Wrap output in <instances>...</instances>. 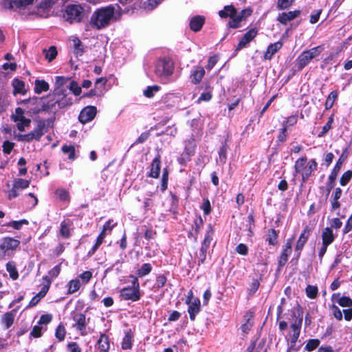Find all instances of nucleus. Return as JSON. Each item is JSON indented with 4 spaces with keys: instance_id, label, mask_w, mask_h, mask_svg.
<instances>
[{
    "instance_id": "1",
    "label": "nucleus",
    "mask_w": 352,
    "mask_h": 352,
    "mask_svg": "<svg viewBox=\"0 0 352 352\" xmlns=\"http://www.w3.org/2000/svg\"><path fill=\"white\" fill-rule=\"evenodd\" d=\"M114 14L115 8L113 6L98 8L90 17L89 25L92 29L96 30L105 28L111 24Z\"/></svg>"
},
{
    "instance_id": "2",
    "label": "nucleus",
    "mask_w": 352,
    "mask_h": 352,
    "mask_svg": "<svg viewBox=\"0 0 352 352\" xmlns=\"http://www.w3.org/2000/svg\"><path fill=\"white\" fill-rule=\"evenodd\" d=\"M322 50L323 47L322 45H318L302 52L295 60L294 67H296V69L297 71H301L314 59L318 58Z\"/></svg>"
},
{
    "instance_id": "3",
    "label": "nucleus",
    "mask_w": 352,
    "mask_h": 352,
    "mask_svg": "<svg viewBox=\"0 0 352 352\" xmlns=\"http://www.w3.org/2000/svg\"><path fill=\"white\" fill-rule=\"evenodd\" d=\"M85 16L84 8L79 4H69L63 13V19L70 24L81 23Z\"/></svg>"
},
{
    "instance_id": "4",
    "label": "nucleus",
    "mask_w": 352,
    "mask_h": 352,
    "mask_svg": "<svg viewBox=\"0 0 352 352\" xmlns=\"http://www.w3.org/2000/svg\"><path fill=\"white\" fill-rule=\"evenodd\" d=\"M307 157L299 158L295 163V171L302 175V180L305 182L311 175L313 170L317 168V163L315 160H311L307 164Z\"/></svg>"
},
{
    "instance_id": "5",
    "label": "nucleus",
    "mask_w": 352,
    "mask_h": 352,
    "mask_svg": "<svg viewBox=\"0 0 352 352\" xmlns=\"http://www.w3.org/2000/svg\"><path fill=\"white\" fill-rule=\"evenodd\" d=\"M175 69V64L170 57L160 58L155 65V74L160 78H166L171 76Z\"/></svg>"
},
{
    "instance_id": "6",
    "label": "nucleus",
    "mask_w": 352,
    "mask_h": 352,
    "mask_svg": "<svg viewBox=\"0 0 352 352\" xmlns=\"http://www.w3.org/2000/svg\"><path fill=\"white\" fill-rule=\"evenodd\" d=\"M132 287H126L121 290V296L124 300L137 301L140 299L139 282L138 278L133 277Z\"/></svg>"
},
{
    "instance_id": "7",
    "label": "nucleus",
    "mask_w": 352,
    "mask_h": 352,
    "mask_svg": "<svg viewBox=\"0 0 352 352\" xmlns=\"http://www.w3.org/2000/svg\"><path fill=\"white\" fill-rule=\"evenodd\" d=\"M46 131L45 122L44 120H39L36 128L30 133L21 135L20 140L26 142H30L33 140H38Z\"/></svg>"
},
{
    "instance_id": "8",
    "label": "nucleus",
    "mask_w": 352,
    "mask_h": 352,
    "mask_svg": "<svg viewBox=\"0 0 352 352\" xmlns=\"http://www.w3.org/2000/svg\"><path fill=\"white\" fill-rule=\"evenodd\" d=\"M11 119L17 123V128L19 131H23L25 126H28L30 124V120L25 118L24 116V110L21 107L15 109V113L11 116Z\"/></svg>"
},
{
    "instance_id": "9",
    "label": "nucleus",
    "mask_w": 352,
    "mask_h": 352,
    "mask_svg": "<svg viewBox=\"0 0 352 352\" xmlns=\"http://www.w3.org/2000/svg\"><path fill=\"white\" fill-rule=\"evenodd\" d=\"M188 305V312L191 320H195V316L200 311V300L199 298H194L192 292H190L189 296L186 300Z\"/></svg>"
},
{
    "instance_id": "10",
    "label": "nucleus",
    "mask_w": 352,
    "mask_h": 352,
    "mask_svg": "<svg viewBox=\"0 0 352 352\" xmlns=\"http://www.w3.org/2000/svg\"><path fill=\"white\" fill-rule=\"evenodd\" d=\"M258 30L256 28H253L246 32L241 40L239 41L235 51H239L243 48L246 47L247 45L252 41L258 35Z\"/></svg>"
},
{
    "instance_id": "11",
    "label": "nucleus",
    "mask_w": 352,
    "mask_h": 352,
    "mask_svg": "<svg viewBox=\"0 0 352 352\" xmlns=\"http://www.w3.org/2000/svg\"><path fill=\"white\" fill-rule=\"evenodd\" d=\"M80 88L78 83L71 78L65 76H56L54 88Z\"/></svg>"
},
{
    "instance_id": "12",
    "label": "nucleus",
    "mask_w": 352,
    "mask_h": 352,
    "mask_svg": "<svg viewBox=\"0 0 352 352\" xmlns=\"http://www.w3.org/2000/svg\"><path fill=\"white\" fill-rule=\"evenodd\" d=\"M301 11L296 10L294 11L283 12L278 14L277 21L282 25H286L289 22L300 16Z\"/></svg>"
},
{
    "instance_id": "13",
    "label": "nucleus",
    "mask_w": 352,
    "mask_h": 352,
    "mask_svg": "<svg viewBox=\"0 0 352 352\" xmlns=\"http://www.w3.org/2000/svg\"><path fill=\"white\" fill-rule=\"evenodd\" d=\"M96 114V108L94 107H87L84 108L79 116V121L83 124L92 120Z\"/></svg>"
},
{
    "instance_id": "14",
    "label": "nucleus",
    "mask_w": 352,
    "mask_h": 352,
    "mask_svg": "<svg viewBox=\"0 0 352 352\" xmlns=\"http://www.w3.org/2000/svg\"><path fill=\"white\" fill-rule=\"evenodd\" d=\"M342 164V161L340 158L338 160V161L337 162L336 164L335 165L333 169L332 170L330 175L329 176L328 182L327 184L328 192H329L330 190L334 187L335 181L338 176V174L340 170Z\"/></svg>"
},
{
    "instance_id": "15",
    "label": "nucleus",
    "mask_w": 352,
    "mask_h": 352,
    "mask_svg": "<svg viewBox=\"0 0 352 352\" xmlns=\"http://www.w3.org/2000/svg\"><path fill=\"white\" fill-rule=\"evenodd\" d=\"M205 23V17L201 15H196L191 18L189 23L190 28L195 32H199Z\"/></svg>"
},
{
    "instance_id": "16",
    "label": "nucleus",
    "mask_w": 352,
    "mask_h": 352,
    "mask_svg": "<svg viewBox=\"0 0 352 352\" xmlns=\"http://www.w3.org/2000/svg\"><path fill=\"white\" fill-rule=\"evenodd\" d=\"M205 69L202 66H196L192 71L190 78L194 85L199 84L205 75Z\"/></svg>"
},
{
    "instance_id": "17",
    "label": "nucleus",
    "mask_w": 352,
    "mask_h": 352,
    "mask_svg": "<svg viewBox=\"0 0 352 352\" xmlns=\"http://www.w3.org/2000/svg\"><path fill=\"white\" fill-rule=\"evenodd\" d=\"M311 232V229L309 226H306L302 232L301 233L299 239L297 241L296 245V251L300 252L303 248L305 244L306 243L307 239L309 237L310 233Z\"/></svg>"
},
{
    "instance_id": "18",
    "label": "nucleus",
    "mask_w": 352,
    "mask_h": 352,
    "mask_svg": "<svg viewBox=\"0 0 352 352\" xmlns=\"http://www.w3.org/2000/svg\"><path fill=\"white\" fill-rule=\"evenodd\" d=\"M302 321V318H300L298 320H296V321L291 324V329L293 331L291 337V342L293 344L296 342L298 338H299Z\"/></svg>"
},
{
    "instance_id": "19",
    "label": "nucleus",
    "mask_w": 352,
    "mask_h": 352,
    "mask_svg": "<svg viewBox=\"0 0 352 352\" xmlns=\"http://www.w3.org/2000/svg\"><path fill=\"white\" fill-rule=\"evenodd\" d=\"M283 43L280 41L271 43L268 45L265 53L264 58L265 60H270L273 56L282 47Z\"/></svg>"
},
{
    "instance_id": "20",
    "label": "nucleus",
    "mask_w": 352,
    "mask_h": 352,
    "mask_svg": "<svg viewBox=\"0 0 352 352\" xmlns=\"http://www.w3.org/2000/svg\"><path fill=\"white\" fill-rule=\"evenodd\" d=\"M160 155L158 154L153 160L149 176L153 178H157L160 172Z\"/></svg>"
},
{
    "instance_id": "21",
    "label": "nucleus",
    "mask_w": 352,
    "mask_h": 352,
    "mask_svg": "<svg viewBox=\"0 0 352 352\" xmlns=\"http://www.w3.org/2000/svg\"><path fill=\"white\" fill-rule=\"evenodd\" d=\"M73 320L76 322L74 327H76L80 331L85 330L86 318L85 314L81 313L76 314L73 316Z\"/></svg>"
},
{
    "instance_id": "22",
    "label": "nucleus",
    "mask_w": 352,
    "mask_h": 352,
    "mask_svg": "<svg viewBox=\"0 0 352 352\" xmlns=\"http://www.w3.org/2000/svg\"><path fill=\"white\" fill-rule=\"evenodd\" d=\"M74 43V54L76 57L81 56L85 52L84 45L82 41L80 40L78 37H74L72 39Z\"/></svg>"
},
{
    "instance_id": "23",
    "label": "nucleus",
    "mask_w": 352,
    "mask_h": 352,
    "mask_svg": "<svg viewBox=\"0 0 352 352\" xmlns=\"http://www.w3.org/2000/svg\"><path fill=\"white\" fill-rule=\"evenodd\" d=\"M237 13L236 9L232 5H228L224 6L223 9L219 10L218 14L219 16L222 19L227 17H232Z\"/></svg>"
},
{
    "instance_id": "24",
    "label": "nucleus",
    "mask_w": 352,
    "mask_h": 352,
    "mask_svg": "<svg viewBox=\"0 0 352 352\" xmlns=\"http://www.w3.org/2000/svg\"><path fill=\"white\" fill-rule=\"evenodd\" d=\"M335 236L329 228H325L322 232V245H329L334 241Z\"/></svg>"
},
{
    "instance_id": "25",
    "label": "nucleus",
    "mask_w": 352,
    "mask_h": 352,
    "mask_svg": "<svg viewBox=\"0 0 352 352\" xmlns=\"http://www.w3.org/2000/svg\"><path fill=\"white\" fill-rule=\"evenodd\" d=\"M1 241L8 251L15 250L20 244V241L19 240L11 237H5Z\"/></svg>"
},
{
    "instance_id": "26",
    "label": "nucleus",
    "mask_w": 352,
    "mask_h": 352,
    "mask_svg": "<svg viewBox=\"0 0 352 352\" xmlns=\"http://www.w3.org/2000/svg\"><path fill=\"white\" fill-rule=\"evenodd\" d=\"M97 344L98 349L102 351L107 352L109 349V338L104 334L100 336Z\"/></svg>"
},
{
    "instance_id": "27",
    "label": "nucleus",
    "mask_w": 352,
    "mask_h": 352,
    "mask_svg": "<svg viewBox=\"0 0 352 352\" xmlns=\"http://www.w3.org/2000/svg\"><path fill=\"white\" fill-rule=\"evenodd\" d=\"M14 320V314L12 312H7L3 316L1 322L5 326L6 329H8L13 324Z\"/></svg>"
},
{
    "instance_id": "28",
    "label": "nucleus",
    "mask_w": 352,
    "mask_h": 352,
    "mask_svg": "<svg viewBox=\"0 0 352 352\" xmlns=\"http://www.w3.org/2000/svg\"><path fill=\"white\" fill-rule=\"evenodd\" d=\"M43 53L45 54V58L47 59L49 62L54 60L58 55L57 49L55 46L50 47L48 50H43Z\"/></svg>"
},
{
    "instance_id": "29",
    "label": "nucleus",
    "mask_w": 352,
    "mask_h": 352,
    "mask_svg": "<svg viewBox=\"0 0 352 352\" xmlns=\"http://www.w3.org/2000/svg\"><path fill=\"white\" fill-rule=\"evenodd\" d=\"M6 270L8 272L10 276L13 280H16L19 277V274L14 262H8L6 265Z\"/></svg>"
},
{
    "instance_id": "30",
    "label": "nucleus",
    "mask_w": 352,
    "mask_h": 352,
    "mask_svg": "<svg viewBox=\"0 0 352 352\" xmlns=\"http://www.w3.org/2000/svg\"><path fill=\"white\" fill-rule=\"evenodd\" d=\"M81 286L80 282L78 279H74L68 283V294H73L77 292Z\"/></svg>"
},
{
    "instance_id": "31",
    "label": "nucleus",
    "mask_w": 352,
    "mask_h": 352,
    "mask_svg": "<svg viewBox=\"0 0 352 352\" xmlns=\"http://www.w3.org/2000/svg\"><path fill=\"white\" fill-rule=\"evenodd\" d=\"M230 18L231 20L228 23L230 28L236 29L240 27V23L243 21L241 16H239L236 13L234 16Z\"/></svg>"
},
{
    "instance_id": "32",
    "label": "nucleus",
    "mask_w": 352,
    "mask_h": 352,
    "mask_svg": "<svg viewBox=\"0 0 352 352\" xmlns=\"http://www.w3.org/2000/svg\"><path fill=\"white\" fill-rule=\"evenodd\" d=\"M278 234L274 229H270L267 232V241L270 245H274L277 243Z\"/></svg>"
},
{
    "instance_id": "33",
    "label": "nucleus",
    "mask_w": 352,
    "mask_h": 352,
    "mask_svg": "<svg viewBox=\"0 0 352 352\" xmlns=\"http://www.w3.org/2000/svg\"><path fill=\"white\" fill-rule=\"evenodd\" d=\"M296 0H278L277 8L279 10H286L289 8Z\"/></svg>"
},
{
    "instance_id": "34",
    "label": "nucleus",
    "mask_w": 352,
    "mask_h": 352,
    "mask_svg": "<svg viewBox=\"0 0 352 352\" xmlns=\"http://www.w3.org/2000/svg\"><path fill=\"white\" fill-rule=\"evenodd\" d=\"M62 151L65 153H69V159L74 160L76 158L75 147L72 145H63L62 146Z\"/></svg>"
},
{
    "instance_id": "35",
    "label": "nucleus",
    "mask_w": 352,
    "mask_h": 352,
    "mask_svg": "<svg viewBox=\"0 0 352 352\" xmlns=\"http://www.w3.org/2000/svg\"><path fill=\"white\" fill-rule=\"evenodd\" d=\"M318 291V287L316 286H313L310 285H307L305 289L307 297L311 299H314L317 297Z\"/></svg>"
},
{
    "instance_id": "36",
    "label": "nucleus",
    "mask_w": 352,
    "mask_h": 352,
    "mask_svg": "<svg viewBox=\"0 0 352 352\" xmlns=\"http://www.w3.org/2000/svg\"><path fill=\"white\" fill-rule=\"evenodd\" d=\"M152 267L149 263H144L137 271V274L139 277H143L151 272Z\"/></svg>"
},
{
    "instance_id": "37",
    "label": "nucleus",
    "mask_w": 352,
    "mask_h": 352,
    "mask_svg": "<svg viewBox=\"0 0 352 352\" xmlns=\"http://www.w3.org/2000/svg\"><path fill=\"white\" fill-rule=\"evenodd\" d=\"M13 186L17 189H25L30 186V181L24 179H16L14 181Z\"/></svg>"
},
{
    "instance_id": "38",
    "label": "nucleus",
    "mask_w": 352,
    "mask_h": 352,
    "mask_svg": "<svg viewBox=\"0 0 352 352\" xmlns=\"http://www.w3.org/2000/svg\"><path fill=\"white\" fill-rule=\"evenodd\" d=\"M338 304L342 307H351L352 299L348 296L339 297L337 300Z\"/></svg>"
},
{
    "instance_id": "39",
    "label": "nucleus",
    "mask_w": 352,
    "mask_h": 352,
    "mask_svg": "<svg viewBox=\"0 0 352 352\" xmlns=\"http://www.w3.org/2000/svg\"><path fill=\"white\" fill-rule=\"evenodd\" d=\"M132 346V336L130 333H126L122 342V349H130Z\"/></svg>"
},
{
    "instance_id": "40",
    "label": "nucleus",
    "mask_w": 352,
    "mask_h": 352,
    "mask_svg": "<svg viewBox=\"0 0 352 352\" xmlns=\"http://www.w3.org/2000/svg\"><path fill=\"white\" fill-rule=\"evenodd\" d=\"M320 344L318 339H310L307 341L305 349L308 351H312L316 349Z\"/></svg>"
},
{
    "instance_id": "41",
    "label": "nucleus",
    "mask_w": 352,
    "mask_h": 352,
    "mask_svg": "<svg viewBox=\"0 0 352 352\" xmlns=\"http://www.w3.org/2000/svg\"><path fill=\"white\" fill-rule=\"evenodd\" d=\"M219 55H217V54H214V55L210 56L208 60V63L206 66V69L208 71L212 70L214 68V67L215 66V65L217 63V62L219 61Z\"/></svg>"
},
{
    "instance_id": "42",
    "label": "nucleus",
    "mask_w": 352,
    "mask_h": 352,
    "mask_svg": "<svg viewBox=\"0 0 352 352\" xmlns=\"http://www.w3.org/2000/svg\"><path fill=\"white\" fill-rule=\"evenodd\" d=\"M2 6L6 9L12 10L14 8H20L17 0H2Z\"/></svg>"
},
{
    "instance_id": "43",
    "label": "nucleus",
    "mask_w": 352,
    "mask_h": 352,
    "mask_svg": "<svg viewBox=\"0 0 352 352\" xmlns=\"http://www.w3.org/2000/svg\"><path fill=\"white\" fill-rule=\"evenodd\" d=\"M66 334L65 329L63 324H59L56 329L55 336L60 340L62 341L65 339Z\"/></svg>"
},
{
    "instance_id": "44",
    "label": "nucleus",
    "mask_w": 352,
    "mask_h": 352,
    "mask_svg": "<svg viewBox=\"0 0 352 352\" xmlns=\"http://www.w3.org/2000/svg\"><path fill=\"white\" fill-rule=\"evenodd\" d=\"M44 280H45L46 284L43 287L41 291L37 294L41 299L45 296L51 284V280L49 277H44Z\"/></svg>"
},
{
    "instance_id": "45",
    "label": "nucleus",
    "mask_w": 352,
    "mask_h": 352,
    "mask_svg": "<svg viewBox=\"0 0 352 352\" xmlns=\"http://www.w3.org/2000/svg\"><path fill=\"white\" fill-rule=\"evenodd\" d=\"M56 0H43L40 2L38 8L43 10H49L55 4Z\"/></svg>"
},
{
    "instance_id": "46",
    "label": "nucleus",
    "mask_w": 352,
    "mask_h": 352,
    "mask_svg": "<svg viewBox=\"0 0 352 352\" xmlns=\"http://www.w3.org/2000/svg\"><path fill=\"white\" fill-rule=\"evenodd\" d=\"M333 121V118L329 117L328 122L324 125L321 132L318 134V137H323L330 130Z\"/></svg>"
},
{
    "instance_id": "47",
    "label": "nucleus",
    "mask_w": 352,
    "mask_h": 352,
    "mask_svg": "<svg viewBox=\"0 0 352 352\" xmlns=\"http://www.w3.org/2000/svg\"><path fill=\"white\" fill-rule=\"evenodd\" d=\"M60 233L64 238H68L70 235L69 226L65 221L61 223Z\"/></svg>"
},
{
    "instance_id": "48",
    "label": "nucleus",
    "mask_w": 352,
    "mask_h": 352,
    "mask_svg": "<svg viewBox=\"0 0 352 352\" xmlns=\"http://www.w3.org/2000/svg\"><path fill=\"white\" fill-rule=\"evenodd\" d=\"M168 179V172L166 168L163 170L162 177V185L161 188L162 191H164L167 188Z\"/></svg>"
},
{
    "instance_id": "49",
    "label": "nucleus",
    "mask_w": 352,
    "mask_h": 352,
    "mask_svg": "<svg viewBox=\"0 0 352 352\" xmlns=\"http://www.w3.org/2000/svg\"><path fill=\"white\" fill-rule=\"evenodd\" d=\"M352 177V171L348 170L345 172L341 177L340 182L342 186H345Z\"/></svg>"
},
{
    "instance_id": "50",
    "label": "nucleus",
    "mask_w": 352,
    "mask_h": 352,
    "mask_svg": "<svg viewBox=\"0 0 352 352\" xmlns=\"http://www.w3.org/2000/svg\"><path fill=\"white\" fill-rule=\"evenodd\" d=\"M331 311L334 317L338 320H342L343 316L342 311L335 305H333L331 307Z\"/></svg>"
},
{
    "instance_id": "51",
    "label": "nucleus",
    "mask_w": 352,
    "mask_h": 352,
    "mask_svg": "<svg viewBox=\"0 0 352 352\" xmlns=\"http://www.w3.org/2000/svg\"><path fill=\"white\" fill-rule=\"evenodd\" d=\"M212 230L207 232V233L204 237V241L202 243L201 248H207V249L208 248V247L210 244V242L212 241Z\"/></svg>"
},
{
    "instance_id": "52",
    "label": "nucleus",
    "mask_w": 352,
    "mask_h": 352,
    "mask_svg": "<svg viewBox=\"0 0 352 352\" xmlns=\"http://www.w3.org/2000/svg\"><path fill=\"white\" fill-rule=\"evenodd\" d=\"M14 143L6 140L3 144V151L6 154H10L13 149Z\"/></svg>"
},
{
    "instance_id": "53",
    "label": "nucleus",
    "mask_w": 352,
    "mask_h": 352,
    "mask_svg": "<svg viewBox=\"0 0 352 352\" xmlns=\"http://www.w3.org/2000/svg\"><path fill=\"white\" fill-rule=\"evenodd\" d=\"M92 273L90 271H85L79 275L81 278L82 284L86 285L91 278Z\"/></svg>"
},
{
    "instance_id": "54",
    "label": "nucleus",
    "mask_w": 352,
    "mask_h": 352,
    "mask_svg": "<svg viewBox=\"0 0 352 352\" xmlns=\"http://www.w3.org/2000/svg\"><path fill=\"white\" fill-rule=\"evenodd\" d=\"M114 85H118V80L114 76H110L104 80V87H111Z\"/></svg>"
},
{
    "instance_id": "55",
    "label": "nucleus",
    "mask_w": 352,
    "mask_h": 352,
    "mask_svg": "<svg viewBox=\"0 0 352 352\" xmlns=\"http://www.w3.org/2000/svg\"><path fill=\"white\" fill-rule=\"evenodd\" d=\"M290 254H291V252H285V250H283V252H282V254L280 256V259H279V265L280 267L285 265V263L287 261L288 256Z\"/></svg>"
},
{
    "instance_id": "56",
    "label": "nucleus",
    "mask_w": 352,
    "mask_h": 352,
    "mask_svg": "<svg viewBox=\"0 0 352 352\" xmlns=\"http://www.w3.org/2000/svg\"><path fill=\"white\" fill-rule=\"evenodd\" d=\"M56 194L61 200L65 201V200L68 199V198H69L68 192L64 189L56 190Z\"/></svg>"
},
{
    "instance_id": "57",
    "label": "nucleus",
    "mask_w": 352,
    "mask_h": 352,
    "mask_svg": "<svg viewBox=\"0 0 352 352\" xmlns=\"http://www.w3.org/2000/svg\"><path fill=\"white\" fill-rule=\"evenodd\" d=\"M52 316L51 314L42 315L38 321L39 324H47L52 321Z\"/></svg>"
},
{
    "instance_id": "58",
    "label": "nucleus",
    "mask_w": 352,
    "mask_h": 352,
    "mask_svg": "<svg viewBox=\"0 0 352 352\" xmlns=\"http://www.w3.org/2000/svg\"><path fill=\"white\" fill-rule=\"evenodd\" d=\"M236 251L241 255H246L248 254V249L246 245L240 243L236 246Z\"/></svg>"
},
{
    "instance_id": "59",
    "label": "nucleus",
    "mask_w": 352,
    "mask_h": 352,
    "mask_svg": "<svg viewBox=\"0 0 352 352\" xmlns=\"http://www.w3.org/2000/svg\"><path fill=\"white\" fill-rule=\"evenodd\" d=\"M321 12H322V10H318L316 11V12L315 14H311L310 16L309 22L311 24L316 23L319 21Z\"/></svg>"
},
{
    "instance_id": "60",
    "label": "nucleus",
    "mask_w": 352,
    "mask_h": 352,
    "mask_svg": "<svg viewBox=\"0 0 352 352\" xmlns=\"http://www.w3.org/2000/svg\"><path fill=\"white\" fill-rule=\"evenodd\" d=\"M34 88H50V85L47 82L44 80H35V87Z\"/></svg>"
},
{
    "instance_id": "61",
    "label": "nucleus",
    "mask_w": 352,
    "mask_h": 352,
    "mask_svg": "<svg viewBox=\"0 0 352 352\" xmlns=\"http://www.w3.org/2000/svg\"><path fill=\"white\" fill-rule=\"evenodd\" d=\"M69 352H81V349L76 342H71L67 345Z\"/></svg>"
},
{
    "instance_id": "62",
    "label": "nucleus",
    "mask_w": 352,
    "mask_h": 352,
    "mask_svg": "<svg viewBox=\"0 0 352 352\" xmlns=\"http://www.w3.org/2000/svg\"><path fill=\"white\" fill-rule=\"evenodd\" d=\"M23 223H28V221H26V220H22L20 221H14L10 222L8 224V226L12 227L13 228H14L16 230H19Z\"/></svg>"
},
{
    "instance_id": "63",
    "label": "nucleus",
    "mask_w": 352,
    "mask_h": 352,
    "mask_svg": "<svg viewBox=\"0 0 352 352\" xmlns=\"http://www.w3.org/2000/svg\"><path fill=\"white\" fill-rule=\"evenodd\" d=\"M166 282V278L164 275H160L157 278L156 286L158 288L162 287Z\"/></svg>"
},
{
    "instance_id": "64",
    "label": "nucleus",
    "mask_w": 352,
    "mask_h": 352,
    "mask_svg": "<svg viewBox=\"0 0 352 352\" xmlns=\"http://www.w3.org/2000/svg\"><path fill=\"white\" fill-rule=\"evenodd\" d=\"M42 327L39 326H34L30 334L34 338H39L41 336Z\"/></svg>"
}]
</instances>
